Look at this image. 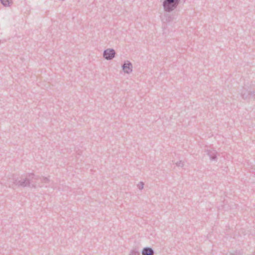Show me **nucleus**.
<instances>
[{"label": "nucleus", "mask_w": 255, "mask_h": 255, "mask_svg": "<svg viewBox=\"0 0 255 255\" xmlns=\"http://www.w3.org/2000/svg\"><path fill=\"white\" fill-rule=\"evenodd\" d=\"M115 54L114 50L108 49L105 51L104 57L107 59H111L114 57Z\"/></svg>", "instance_id": "2"}, {"label": "nucleus", "mask_w": 255, "mask_h": 255, "mask_svg": "<svg viewBox=\"0 0 255 255\" xmlns=\"http://www.w3.org/2000/svg\"><path fill=\"white\" fill-rule=\"evenodd\" d=\"M178 0H166L164 3V8L167 10H172L177 4Z\"/></svg>", "instance_id": "1"}, {"label": "nucleus", "mask_w": 255, "mask_h": 255, "mask_svg": "<svg viewBox=\"0 0 255 255\" xmlns=\"http://www.w3.org/2000/svg\"><path fill=\"white\" fill-rule=\"evenodd\" d=\"M141 186H142V187H143V184L142 183H141Z\"/></svg>", "instance_id": "6"}, {"label": "nucleus", "mask_w": 255, "mask_h": 255, "mask_svg": "<svg viewBox=\"0 0 255 255\" xmlns=\"http://www.w3.org/2000/svg\"><path fill=\"white\" fill-rule=\"evenodd\" d=\"M153 252L150 248H145L142 251V255H153Z\"/></svg>", "instance_id": "4"}, {"label": "nucleus", "mask_w": 255, "mask_h": 255, "mask_svg": "<svg viewBox=\"0 0 255 255\" xmlns=\"http://www.w3.org/2000/svg\"><path fill=\"white\" fill-rule=\"evenodd\" d=\"M0 1L4 5H8L10 2V0H0Z\"/></svg>", "instance_id": "5"}, {"label": "nucleus", "mask_w": 255, "mask_h": 255, "mask_svg": "<svg viewBox=\"0 0 255 255\" xmlns=\"http://www.w3.org/2000/svg\"><path fill=\"white\" fill-rule=\"evenodd\" d=\"M123 70L127 73H129L131 71V64L130 63H125L123 66Z\"/></svg>", "instance_id": "3"}]
</instances>
